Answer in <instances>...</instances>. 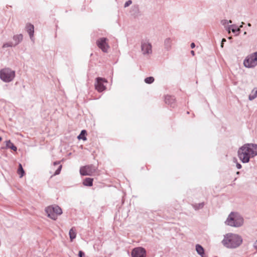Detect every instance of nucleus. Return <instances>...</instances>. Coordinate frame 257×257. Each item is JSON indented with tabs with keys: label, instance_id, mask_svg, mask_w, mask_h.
Returning <instances> with one entry per match:
<instances>
[{
	"label": "nucleus",
	"instance_id": "16",
	"mask_svg": "<svg viewBox=\"0 0 257 257\" xmlns=\"http://www.w3.org/2000/svg\"><path fill=\"white\" fill-rule=\"evenodd\" d=\"M196 250L198 254L201 255L202 257H203L204 249L202 246L199 244H197L196 245Z\"/></svg>",
	"mask_w": 257,
	"mask_h": 257
},
{
	"label": "nucleus",
	"instance_id": "33",
	"mask_svg": "<svg viewBox=\"0 0 257 257\" xmlns=\"http://www.w3.org/2000/svg\"><path fill=\"white\" fill-rule=\"evenodd\" d=\"M234 162H236L237 160L236 158H234Z\"/></svg>",
	"mask_w": 257,
	"mask_h": 257
},
{
	"label": "nucleus",
	"instance_id": "28",
	"mask_svg": "<svg viewBox=\"0 0 257 257\" xmlns=\"http://www.w3.org/2000/svg\"><path fill=\"white\" fill-rule=\"evenodd\" d=\"M195 46V45L194 43H192L191 44V48H194Z\"/></svg>",
	"mask_w": 257,
	"mask_h": 257
},
{
	"label": "nucleus",
	"instance_id": "20",
	"mask_svg": "<svg viewBox=\"0 0 257 257\" xmlns=\"http://www.w3.org/2000/svg\"><path fill=\"white\" fill-rule=\"evenodd\" d=\"M154 81V78L153 77H149L145 79V82L146 83L151 84Z\"/></svg>",
	"mask_w": 257,
	"mask_h": 257
},
{
	"label": "nucleus",
	"instance_id": "35",
	"mask_svg": "<svg viewBox=\"0 0 257 257\" xmlns=\"http://www.w3.org/2000/svg\"><path fill=\"white\" fill-rule=\"evenodd\" d=\"M59 164L58 163H56V162H55V163H54V165H56V164Z\"/></svg>",
	"mask_w": 257,
	"mask_h": 257
},
{
	"label": "nucleus",
	"instance_id": "10",
	"mask_svg": "<svg viewBox=\"0 0 257 257\" xmlns=\"http://www.w3.org/2000/svg\"><path fill=\"white\" fill-rule=\"evenodd\" d=\"M132 257H146V250L141 247L135 248L132 251Z\"/></svg>",
	"mask_w": 257,
	"mask_h": 257
},
{
	"label": "nucleus",
	"instance_id": "3",
	"mask_svg": "<svg viewBox=\"0 0 257 257\" xmlns=\"http://www.w3.org/2000/svg\"><path fill=\"white\" fill-rule=\"evenodd\" d=\"M225 223L233 227H239L243 223V219L237 213L231 212L225 221Z\"/></svg>",
	"mask_w": 257,
	"mask_h": 257
},
{
	"label": "nucleus",
	"instance_id": "32",
	"mask_svg": "<svg viewBox=\"0 0 257 257\" xmlns=\"http://www.w3.org/2000/svg\"><path fill=\"white\" fill-rule=\"evenodd\" d=\"M169 41H170V40H169V39H168V40H167L166 41V42H169Z\"/></svg>",
	"mask_w": 257,
	"mask_h": 257
},
{
	"label": "nucleus",
	"instance_id": "6",
	"mask_svg": "<svg viewBox=\"0 0 257 257\" xmlns=\"http://www.w3.org/2000/svg\"><path fill=\"white\" fill-rule=\"evenodd\" d=\"M243 64L247 68L255 66L257 65V52L247 56L244 60Z\"/></svg>",
	"mask_w": 257,
	"mask_h": 257
},
{
	"label": "nucleus",
	"instance_id": "30",
	"mask_svg": "<svg viewBox=\"0 0 257 257\" xmlns=\"http://www.w3.org/2000/svg\"><path fill=\"white\" fill-rule=\"evenodd\" d=\"M254 247L257 249V240L254 243Z\"/></svg>",
	"mask_w": 257,
	"mask_h": 257
},
{
	"label": "nucleus",
	"instance_id": "36",
	"mask_svg": "<svg viewBox=\"0 0 257 257\" xmlns=\"http://www.w3.org/2000/svg\"><path fill=\"white\" fill-rule=\"evenodd\" d=\"M4 47H6V44H5V45H4Z\"/></svg>",
	"mask_w": 257,
	"mask_h": 257
},
{
	"label": "nucleus",
	"instance_id": "15",
	"mask_svg": "<svg viewBox=\"0 0 257 257\" xmlns=\"http://www.w3.org/2000/svg\"><path fill=\"white\" fill-rule=\"evenodd\" d=\"M93 179L92 178H85L83 182V184L85 186H92L93 185Z\"/></svg>",
	"mask_w": 257,
	"mask_h": 257
},
{
	"label": "nucleus",
	"instance_id": "17",
	"mask_svg": "<svg viewBox=\"0 0 257 257\" xmlns=\"http://www.w3.org/2000/svg\"><path fill=\"white\" fill-rule=\"evenodd\" d=\"M6 144L7 148H10L15 151L17 150V147L14 145L10 140L6 141Z\"/></svg>",
	"mask_w": 257,
	"mask_h": 257
},
{
	"label": "nucleus",
	"instance_id": "29",
	"mask_svg": "<svg viewBox=\"0 0 257 257\" xmlns=\"http://www.w3.org/2000/svg\"><path fill=\"white\" fill-rule=\"evenodd\" d=\"M240 29L239 28H238L237 30H235V29H232V31L233 32H235L236 31H239Z\"/></svg>",
	"mask_w": 257,
	"mask_h": 257
},
{
	"label": "nucleus",
	"instance_id": "21",
	"mask_svg": "<svg viewBox=\"0 0 257 257\" xmlns=\"http://www.w3.org/2000/svg\"><path fill=\"white\" fill-rule=\"evenodd\" d=\"M14 38L15 39H18L19 40V41H20L22 40L23 39V36L22 35H18V36H16L14 37Z\"/></svg>",
	"mask_w": 257,
	"mask_h": 257
},
{
	"label": "nucleus",
	"instance_id": "18",
	"mask_svg": "<svg viewBox=\"0 0 257 257\" xmlns=\"http://www.w3.org/2000/svg\"><path fill=\"white\" fill-rule=\"evenodd\" d=\"M87 134L86 131L85 130H82L81 132V133L80 135L78 136L77 138L79 140H83V141L86 140V138L85 137L86 135Z\"/></svg>",
	"mask_w": 257,
	"mask_h": 257
},
{
	"label": "nucleus",
	"instance_id": "13",
	"mask_svg": "<svg viewBox=\"0 0 257 257\" xmlns=\"http://www.w3.org/2000/svg\"><path fill=\"white\" fill-rule=\"evenodd\" d=\"M70 239L71 241L76 238V230L75 227H72L69 230V232Z\"/></svg>",
	"mask_w": 257,
	"mask_h": 257
},
{
	"label": "nucleus",
	"instance_id": "31",
	"mask_svg": "<svg viewBox=\"0 0 257 257\" xmlns=\"http://www.w3.org/2000/svg\"><path fill=\"white\" fill-rule=\"evenodd\" d=\"M191 54H192L193 56H194V55H195V53H194V51H193V50H192V51H191Z\"/></svg>",
	"mask_w": 257,
	"mask_h": 257
},
{
	"label": "nucleus",
	"instance_id": "23",
	"mask_svg": "<svg viewBox=\"0 0 257 257\" xmlns=\"http://www.w3.org/2000/svg\"><path fill=\"white\" fill-rule=\"evenodd\" d=\"M203 205V203H200L198 204V207L196 206V205H194V207L195 208V209H198L199 208H202Z\"/></svg>",
	"mask_w": 257,
	"mask_h": 257
},
{
	"label": "nucleus",
	"instance_id": "25",
	"mask_svg": "<svg viewBox=\"0 0 257 257\" xmlns=\"http://www.w3.org/2000/svg\"><path fill=\"white\" fill-rule=\"evenodd\" d=\"M84 255V253L82 251H79V257H82V255Z\"/></svg>",
	"mask_w": 257,
	"mask_h": 257
},
{
	"label": "nucleus",
	"instance_id": "7",
	"mask_svg": "<svg viewBox=\"0 0 257 257\" xmlns=\"http://www.w3.org/2000/svg\"><path fill=\"white\" fill-rule=\"evenodd\" d=\"M96 171V168L92 165L81 167L80 173L82 176H90Z\"/></svg>",
	"mask_w": 257,
	"mask_h": 257
},
{
	"label": "nucleus",
	"instance_id": "5",
	"mask_svg": "<svg viewBox=\"0 0 257 257\" xmlns=\"http://www.w3.org/2000/svg\"><path fill=\"white\" fill-rule=\"evenodd\" d=\"M15 76V72L10 68H4L0 71V78L5 82L11 81Z\"/></svg>",
	"mask_w": 257,
	"mask_h": 257
},
{
	"label": "nucleus",
	"instance_id": "24",
	"mask_svg": "<svg viewBox=\"0 0 257 257\" xmlns=\"http://www.w3.org/2000/svg\"><path fill=\"white\" fill-rule=\"evenodd\" d=\"M132 3V1L130 0L127 1L124 4V7L129 6Z\"/></svg>",
	"mask_w": 257,
	"mask_h": 257
},
{
	"label": "nucleus",
	"instance_id": "19",
	"mask_svg": "<svg viewBox=\"0 0 257 257\" xmlns=\"http://www.w3.org/2000/svg\"><path fill=\"white\" fill-rule=\"evenodd\" d=\"M18 173L20 175V177L21 178L25 174V171L22 167V165L21 164H20L19 165Z\"/></svg>",
	"mask_w": 257,
	"mask_h": 257
},
{
	"label": "nucleus",
	"instance_id": "1",
	"mask_svg": "<svg viewBox=\"0 0 257 257\" xmlns=\"http://www.w3.org/2000/svg\"><path fill=\"white\" fill-rule=\"evenodd\" d=\"M238 157L242 163H248L251 157L257 155V145L246 144L238 150Z\"/></svg>",
	"mask_w": 257,
	"mask_h": 257
},
{
	"label": "nucleus",
	"instance_id": "26",
	"mask_svg": "<svg viewBox=\"0 0 257 257\" xmlns=\"http://www.w3.org/2000/svg\"><path fill=\"white\" fill-rule=\"evenodd\" d=\"M236 167L237 168V169H239L241 168V165L239 164V163H237L236 164Z\"/></svg>",
	"mask_w": 257,
	"mask_h": 257
},
{
	"label": "nucleus",
	"instance_id": "9",
	"mask_svg": "<svg viewBox=\"0 0 257 257\" xmlns=\"http://www.w3.org/2000/svg\"><path fill=\"white\" fill-rule=\"evenodd\" d=\"M106 82L107 81L104 78H97L96 82L95 84V89L99 92H102L106 89V87L104 85L103 83Z\"/></svg>",
	"mask_w": 257,
	"mask_h": 257
},
{
	"label": "nucleus",
	"instance_id": "2",
	"mask_svg": "<svg viewBox=\"0 0 257 257\" xmlns=\"http://www.w3.org/2000/svg\"><path fill=\"white\" fill-rule=\"evenodd\" d=\"M242 242V238L239 235L231 233L225 235L222 241V244L228 248L237 247L241 244Z\"/></svg>",
	"mask_w": 257,
	"mask_h": 257
},
{
	"label": "nucleus",
	"instance_id": "14",
	"mask_svg": "<svg viewBox=\"0 0 257 257\" xmlns=\"http://www.w3.org/2000/svg\"><path fill=\"white\" fill-rule=\"evenodd\" d=\"M26 28H27L28 33H29L31 38H32L33 36L34 32V26L31 24H28L27 25Z\"/></svg>",
	"mask_w": 257,
	"mask_h": 257
},
{
	"label": "nucleus",
	"instance_id": "8",
	"mask_svg": "<svg viewBox=\"0 0 257 257\" xmlns=\"http://www.w3.org/2000/svg\"><path fill=\"white\" fill-rule=\"evenodd\" d=\"M108 40L105 38H101L97 41V46L104 52H107L109 47L107 43Z\"/></svg>",
	"mask_w": 257,
	"mask_h": 257
},
{
	"label": "nucleus",
	"instance_id": "11",
	"mask_svg": "<svg viewBox=\"0 0 257 257\" xmlns=\"http://www.w3.org/2000/svg\"><path fill=\"white\" fill-rule=\"evenodd\" d=\"M142 50L144 54L152 53V46L150 43L144 42L142 45Z\"/></svg>",
	"mask_w": 257,
	"mask_h": 257
},
{
	"label": "nucleus",
	"instance_id": "22",
	"mask_svg": "<svg viewBox=\"0 0 257 257\" xmlns=\"http://www.w3.org/2000/svg\"><path fill=\"white\" fill-rule=\"evenodd\" d=\"M61 168H62V166L61 165L59 166L58 169L55 172L54 175H56L59 174L61 171Z\"/></svg>",
	"mask_w": 257,
	"mask_h": 257
},
{
	"label": "nucleus",
	"instance_id": "27",
	"mask_svg": "<svg viewBox=\"0 0 257 257\" xmlns=\"http://www.w3.org/2000/svg\"><path fill=\"white\" fill-rule=\"evenodd\" d=\"M225 41H226L225 39H224V38L222 39V43H221V46L222 47H223V43H224V42H225Z\"/></svg>",
	"mask_w": 257,
	"mask_h": 257
},
{
	"label": "nucleus",
	"instance_id": "4",
	"mask_svg": "<svg viewBox=\"0 0 257 257\" xmlns=\"http://www.w3.org/2000/svg\"><path fill=\"white\" fill-rule=\"evenodd\" d=\"M45 211L48 217L53 220H56L58 216L62 214V209L58 205L49 206L45 209Z\"/></svg>",
	"mask_w": 257,
	"mask_h": 257
},
{
	"label": "nucleus",
	"instance_id": "34",
	"mask_svg": "<svg viewBox=\"0 0 257 257\" xmlns=\"http://www.w3.org/2000/svg\"><path fill=\"white\" fill-rule=\"evenodd\" d=\"M248 26H251L250 24V23H248Z\"/></svg>",
	"mask_w": 257,
	"mask_h": 257
},
{
	"label": "nucleus",
	"instance_id": "12",
	"mask_svg": "<svg viewBox=\"0 0 257 257\" xmlns=\"http://www.w3.org/2000/svg\"><path fill=\"white\" fill-rule=\"evenodd\" d=\"M165 101L166 103L172 106H174V104L175 103V98L173 96L167 95L165 97Z\"/></svg>",
	"mask_w": 257,
	"mask_h": 257
}]
</instances>
